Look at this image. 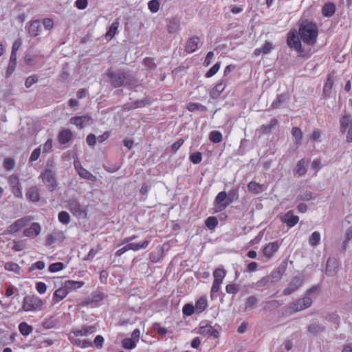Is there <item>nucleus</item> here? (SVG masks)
<instances>
[{
    "instance_id": "obj_12",
    "label": "nucleus",
    "mask_w": 352,
    "mask_h": 352,
    "mask_svg": "<svg viewBox=\"0 0 352 352\" xmlns=\"http://www.w3.org/2000/svg\"><path fill=\"white\" fill-rule=\"evenodd\" d=\"M287 45L297 52L301 50V43L299 39L298 35L294 31H291L288 33L287 36Z\"/></svg>"
},
{
    "instance_id": "obj_3",
    "label": "nucleus",
    "mask_w": 352,
    "mask_h": 352,
    "mask_svg": "<svg viewBox=\"0 0 352 352\" xmlns=\"http://www.w3.org/2000/svg\"><path fill=\"white\" fill-rule=\"evenodd\" d=\"M43 300L36 296H27L24 297L22 309L24 311H38L42 309Z\"/></svg>"
},
{
    "instance_id": "obj_35",
    "label": "nucleus",
    "mask_w": 352,
    "mask_h": 352,
    "mask_svg": "<svg viewBox=\"0 0 352 352\" xmlns=\"http://www.w3.org/2000/svg\"><path fill=\"white\" fill-rule=\"evenodd\" d=\"M333 85V76L329 75L323 87V92L325 96H329Z\"/></svg>"
},
{
    "instance_id": "obj_23",
    "label": "nucleus",
    "mask_w": 352,
    "mask_h": 352,
    "mask_svg": "<svg viewBox=\"0 0 352 352\" xmlns=\"http://www.w3.org/2000/svg\"><path fill=\"white\" fill-rule=\"evenodd\" d=\"M68 289L69 288L66 287L65 285L63 287H60L56 289L54 293V302L56 304L64 299L69 293Z\"/></svg>"
},
{
    "instance_id": "obj_27",
    "label": "nucleus",
    "mask_w": 352,
    "mask_h": 352,
    "mask_svg": "<svg viewBox=\"0 0 352 352\" xmlns=\"http://www.w3.org/2000/svg\"><path fill=\"white\" fill-rule=\"evenodd\" d=\"M199 38L197 36L190 38L186 43V51L188 53H192L198 48Z\"/></svg>"
},
{
    "instance_id": "obj_16",
    "label": "nucleus",
    "mask_w": 352,
    "mask_h": 352,
    "mask_svg": "<svg viewBox=\"0 0 352 352\" xmlns=\"http://www.w3.org/2000/svg\"><path fill=\"white\" fill-rule=\"evenodd\" d=\"M280 219L283 222L287 223L288 226L293 227L298 222L299 217L294 215L292 210H289L286 214L280 216Z\"/></svg>"
},
{
    "instance_id": "obj_13",
    "label": "nucleus",
    "mask_w": 352,
    "mask_h": 352,
    "mask_svg": "<svg viewBox=\"0 0 352 352\" xmlns=\"http://www.w3.org/2000/svg\"><path fill=\"white\" fill-rule=\"evenodd\" d=\"M227 84V79L222 78L216 85L210 89V96L212 98H217L225 90Z\"/></svg>"
},
{
    "instance_id": "obj_11",
    "label": "nucleus",
    "mask_w": 352,
    "mask_h": 352,
    "mask_svg": "<svg viewBox=\"0 0 352 352\" xmlns=\"http://www.w3.org/2000/svg\"><path fill=\"white\" fill-rule=\"evenodd\" d=\"M97 331L96 325H85L73 328L72 333L75 336H88Z\"/></svg>"
},
{
    "instance_id": "obj_62",
    "label": "nucleus",
    "mask_w": 352,
    "mask_h": 352,
    "mask_svg": "<svg viewBox=\"0 0 352 352\" xmlns=\"http://www.w3.org/2000/svg\"><path fill=\"white\" fill-rule=\"evenodd\" d=\"M43 24L45 30H51L54 26V21L52 19L45 18L43 21Z\"/></svg>"
},
{
    "instance_id": "obj_56",
    "label": "nucleus",
    "mask_w": 352,
    "mask_h": 352,
    "mask_svg": "<svg viewBox=\"0 0 352 352\" xmlns=\"http://www.w3.org/2000/svg\"><path fill=\"white\" fill-rule=\"evenodd\" d=\"M15 162L12 158H6L3 162V166L6 169L10 170L14 168Z\"/></svg>"
},
{
    "instance_id": "obj_19",
    "label": "nucleus",
    "mask_w": 352,
    "mask_h": 352,
    "mask_svg": "<svg viewBox=\"0 0 352 352\" xmlns=\"http://www.w3.org/2000/svg\"><path fill=\"white\" fill-rule=\"evenodd\" d=\"M302 280L299 277H294L290 282L289 286L285 289L283 293L285 295H289L297 290L302 285Z\"/></svg>"
},
{
    "instance_id": "obj_25",
    "label": "nucleus",
    "mask_w": 352,
    "mask_h": 352,
    "mask_svg": "<svg viewBox=\"0 0 352 352\" xmlns=\"http://www.w3.org/2000/svg\"><path fill=\"white\" fill-rule=\"evenodd\" d=\"M292 134L294 137V145L298 148L302 144V132L298 127H294L292 129Z\"/></svg>"
},
{
    "instance_id": "obj_46",
    "label": "nucleus",
    "mask_w": 352,
    "mask_h": 352,
    "mask_svg": "<svg viewBox=\"0 0 352 352\" xmlns=\"http://www.w3.org/2000/svg\"><path fill=\"white\" fill-rule=\"evenodd\" d=\"M209 138L214 143H219L222 140V134L218 131H212L210 133Z\"/></svg>"
},
{
    "instance_id": "obj_53",
    "label": "nucleus",
    "mask_w": 352,
    "mask_h": 352,
    "mask_svg": "<svg viewBox=\"0 0 352 352\" xmlns=\"http://www.w3.org/2000/svg\"><path fill=\"white\" fill-rule=\"evenodd\" d=\"M257 304V299L255 296H250L248 299H247V301H246V303H245V309H253L255 307V306Z\"/></svg>"
},
{
    "instance_id": "obj_32",
    "label": "nucleus",
    "mask_w": 352,
    "mask_h": 352,
    "mask_svg": "<svg viewBox=\"0 0 352 352\" xmlns=\"http://www.w3.org/2000/svg\"><path fill=\"white\" fill-rule=\"evenodd\" d=\"M336 11V6L333 3H327L322 7V12L324 16H331Z\"/></svg>"
},
{
    "instance_id": "obj_21",
    "label": "nucleus",
    "mask_w": 352,
    "mask_h": 352,
    "mask_svg": "<svg viewBox=\"0 0 352 352\" xmlns=\"http://www.w3.org/2000/svg\"><path fill=\"white\" fill-rule=\"evenodd\" d=\"M91 117L89 116H82L72 118L70 122L75 124L78 128L82 129L84 125L89 122Z\"/></svg>"
},
{
    "instance_id": "obj_2",
    "label": "nucleus",
    "mask_w": 352,
    "mask_h": 352,
    "mask_svg": "<svg viewBox=\"0 0 352 352\" xmlns=\"http://www.w3.org/2000/svg\"><path fill=\"white\" fill-rule=\"evenodd\" d=\"M300 39L307 45H314L318 37V28L311 22H303L299 29Z\"/></svg>"
},
{
    "instance_id": "obj_38",
    "label": "nucleus",
    "mask_w": 352,
    "mask_h": 352,
    "mask_svg": "<svg viewBox=\"0 0 352 352\" xmlns=\"http://www.w3.org/2000/svg\"><path fill=\"white\" fill-rule=\"evenodd\" d=\"M27 196L33 202L38 201L40 199V196L36 187L30 188L27 192Z\"/></svg>"
},
{
    "instance_id": "obj_57",
    "label": "nucleus",
    "mask_w": 352,
    "mask_h": 352,
    "mask_svg": "<svg viewBox=\"0 0 352 352\" xmlns=\"http://www.w3.org/2000/svg\"><path fill=\"white\" fill-rule=\"evenodd\" d=\"M226 291L228 294H236L239 291V287L235 284H229L226 285Z\"/></svg>"
},
{
    "instance_id": "obj_5",
    "label": "nucleus",
    "mask_w": 352,
    "mask_h": 352,
    "mask_svg": "<svg viewBox=\"0 0 352 352\" xmlns=\"http://www.w3.org/2000/svg\"><path fill=\"white\" fill-rule=\"evenodd\" d=\"M340 131L342 133H346V141L352 142V117L344 116L340 120Z\"/></svg>"
},
{
    "instance_id": "obj_48",
    "label": "nucleus",
    "mask_w": 352,
    "mask_h": 352,
    "mask_svg": "<svg viewBox=\"0 0 352 352\" xmlns=\"http://www.w3.org/2000/svg\"><path fill=\"white\" fill-rule=\"evenodd\" d=\"M220 63H215L206 74L205 76L206 78H211L213 76H214L217 72L220 69Z\"/></svg>"
},
{
    "instance_id": "obj_55",
    "label": "nucleus",
    "mask_w": 352,
    "mask_h": 352,
    "mask_svg": "<svg viewBox=\"0 0 352 352\" xmlns=\"http://www.w3.org/2000/svg\"><path fill=\"white\" fill-rule=\"evenodd\" d=\"M190 160L195 164H199L202 160L201 153L199 152H196L191 154L190 155Z\"/></svg>"
},
{
    "instance_id": "obj_31",
    "label": "nucleus",
    "mask_w": 352,
    "mask_h": 352,
    "mask_svg": "<svg viewBox=\"0 0 352 352\" xmlns=\"http://www.w3.org/2000/svg\"><path fill=\"white\" fill-rule=\"evenodd\" d=\"M149 244L148 241H144L142 243H128L127 248L129 250L138 251L140 250L145 249L148 247Z\"/></svg>"
},
{
    "instance_id": "obj_51",
    "label": "nucleus",
    "mask_w": 352,
    "mask_h": 352,
    "mask_svg": "<svg viewBox=\"0 0 352 352\" xmlns=\"http://www.w3.org/2000/svg\"><path fill=\"white\" fill-rule=\"evenodd\" d=\"M58 220L63 224H68L70 221V216L68 212L62 211L58 214Z\"/></svg>"
},
{
    "instance_id": "obj_54",
    "label": "nucleus",
    "mask_w": 352,
    "mask_h": 352,
    "mask_svg": "<svg viewBox=\"0 0 352 352\" xmlns=\"http://www.w3.org/2000/svg\"><path fill=\"white\" fill-rule=\"evenodd\" d=\"M312 193L309 190L301 192L297 197L298 200L309 201L312 199Z\"/></svg>"
},
{
    "instance_id": "obj_10",
    "label": "nucleus",
    "mask_w": 352,
    "mask_h": 352,
    "mask_svg": "<svg viewBox=\"0 0 352 352\" xmlns=\"http://www.w3.org/2000/svg\"><path fill=\"white\" fill-rule=\"evenodd\" d=\"M214 201L217 206L218 210L222 211L232 203V200L230 197H227V194L225 191H221L218 193Z\"/></svg>"
},
{
    "instance_id": "obj_44",
    "label": "nucleus",
    "mask_w": 352,
    "mask_h": 352,
    "mask_svg": "<svg viewBox=\"0 0 352 352\" xmlns=\"http://www.w3.org/2000/svg\"><path fill=\"white\" fill-rule=\"evenodd\" d=\"M83 285V282L76 280H67L65 283V286L69 288V289H78L82 287Z\"/></svg>"
},
{
    "instance_id": "obj_8",
    "label": "nucleus",
    "mask_w": 352,
    "mask_h": 352,
    "mask_svg": "<svg viewBox=\"0 0 352 352\" xmlns=\"http://www.w3.org/2000/svg\"><path fill=\"white\" fill-rule=\"evenodd\" d=\"M140 338V331L138 329H135L131 333V337L125 338L122 340V344L125 349L131 350L134 349L137 343L139 342Z\"/></svg>"
},
{
    "instance_id": "obj_49",
    "label": "nucleus",
    "mask_w": 352,
    "mask_h": 352,
    "mask_svg": "<svg viewBox=\"0 0 352 352\" xmlns=\"http://www.w3.org/2000/svg\"><path fill=\"white\" fill-rule=\"evenodd\" d=\"M153 329L155 331L161 336H165L169 332L166 328L161 327L160 324L157 322H155L153 324Z\"/></svg>"
},
{
    "instance_id": "obj_20",
    "label": "nucleus",
    "mask_w": 352,
    "mask_h": 352,
    "mask_svg": "<svg viewBox=\"0 0 352 352\" xmlns=\"http://www.w3.org/2000/svg\"><path fill=\"white\" fill-rule=\"evenodd\" d=\"M280 243L278 241L270 243L263 250V253L265 256L271 258L273 254L278 251Z\"/></svg>"
},
{
    "instance_id": "obj_6",
    "label": "nucleus",
    "mask_w": 352,
    "mask_h": 352,
    "mask_svg": "<svg viewBox=\"0 0 352 352\" xmlns=\"http://www.w3.org/2000/svg\"><path fill=\"white\" fill-rule=\"evenodd\" d=\"M32 219L30 217H25L21 219L16 220L13 223L8 226L5 232V234H13L18 231H19L21 228H24L27 226L28 222Z\"/></svg>"
},
{
    "instance_id": "obj_17",
    "label": "nucleus",
    "mask_w": 352,
    "mask_h": 352,
    "mask_svg": "<svg viewBox=\"0 0 352 352\" xmlns=\"http://www.w3.org/2000/svg\"><path fill=\"white\" fill-rule=\"evenodd\" d=\"M41 227L38 223H32L31 226L23 230V235L27 237H34L40 234Z\"/></svg>"
},
{
    "instance_id": "obj_7",
    "label": "nucleus",
    "mask_w": 352,
    "mask_h": 352,
    "mask_svg": "<svg viewBox=\"0 0 352 352\" xmlns=\"http://www.w3.org/2000/svg\"><path fill=\"white\" fill-rule=\"evenodd\" d=\"M8 182L14 197L17 198H22L23 192L20 186L19 177L16 175L12 174L9 176Z\"/></svg>"
},
{
    "instance_id": "obj_41",
    "label": "nucleus",
    "mask_w": 352,
    "mask_h": 352,
    "mask_svg": "<svg viewBox=\"0 0 352 352\" xmlns=\"http://www.w3.org/2000/svg\"><path fill=\"white\" fill-rule=\"evenodd\" d=\"M278 122L276 119H272L270 122L267 124L263 125L261 126V130L263 133H269L273 130L275 126L277 125Z\"/></svg>"
},
{
    "instance_id": "obj_60",
    "label": "nucleus",
    "mask_w": 352,
    "mask_h": 352,
    "mask_svg": "<svg viewBox=\"0 0 352 352\" xmlns=\"http://www.w3.org/2000/svg\"><path fill=\"white\" fill-rule=\"evenodd\" d=\"M187 109L190 111H194L195 110H203L204 109V106L198 104V103H190L187 106Z\"/></svg>"
},
{
    "instance_id": "obj_45",
    "label": "nucleus",
    "mask_w": 352,
    "mask_h": 352,
    "mask_svg": "<svg viewBox=\"0 0 352 352\" xmlns=\"http://www.w3.org/2000/svg\"><path fill=\"white\" fill-rule=\"evenodd\" d=\"M65 267V265L61 262H57L51 264L49 266V271L51 273H55L63 270Z\"/></svg>"
},
{
    "instance_id": "obj_37",
    "label": "nucleus",
    "mask_w": 352,
    "mask_h": 352,
    "mask_svg": "<svg viewBox=\"0 0 352 352\" xmlns=\"http://www.w3.org/2000/svg\"><path fill=\"white\" fill-rule=\"evenodd\" d=\"M19 330L22 335L27 336L32 332L33 328L28 323L23 322L19 324Z\"/></svg>"
},
{
    "instance_id": "obj_36",
    "label": "nucleus",
    "mask_w": 352,
    "mask_h": 352,
    "mask_svg": "<svg viewBox=\"0 0 352 352\" xmlns=\"http://www.w3.org/2000/svg\"><path fill=\"white\" fill-rule=\"evenodd\" d=\"M119 25L120 23L118 21H114L111 24L107 32L106 33L105 36L107 39H111L115 36Z\"/></svg>"
},
{
    "instance_id": "obj_52",
    "label": "nucleus",
    "mask_w": 352,
    "mask_h": 352,
    "mask_svg": "<svg viewBox=\"0 0 352 352\" xmlns=\"http://www.w3.org/2000/svg\"><path fill=\"white\" fill-rule=\"evenodd\" d=\"M183 314L186 316H191L195 312V307L191 304H186L182 309Z\"/></svg>"
},
{
    "instance_id": "obj_30",
    "label": "nucleus",
    "mask_w": 352,
    "mask_h": 352,
    "mask_svg": "<svg viewBox=\"0 0 352 352\" xmlns=\"http://www.w3.org/2000/svg\"><path fill=\"white\" fill-rule=\"evenodd\" d=\"M167 30L169 33H175L180 30V21L178 19L173 18L169 21L167 25Z\"/></svg>"
},
{
    "instance_id": "obj_61",
    "label": "nucleus",
    "mask_w": 352,
    "mask_h": 352,
    "mask_svg": "<svg viewBox=\"0 0 352 352\" xmlns=\"http://www.w3.org/2000/svg\"><path fill=\"white\" fill-rule=\"evenodd\" d=\"M37 80H38V79L36 76H31L28 77L26 78L25 82V87L28 88L30 87L32 85L36 83L37 82Z\"/></svg>"
},
{
    "instance_id": "obj_40",
    "label": "nucleus",
    "mask_w": 352,
    "mask_h": 352,
    "mask_svg": "<svg viewBox=\"0 0 352 352\" xmlns=\"http://www.w3.org/2000/svg\"><path fill=\"white\" fill-rule=\"evenodd\" d=\"M80 177L85 179L90 180L92 182H95L96 180V177L89 172L85 168L80 169L79 173H78Z\"/></svg>"
},
{
    "instance_id": "obj_28",
    "label": "nucleus",
    "mask_w": 352,
    "mask_h": 352,
    "mask_svg": "<svg viewBox=\"0 0 352 352\" xmlns=\"http://www.w3.org/2000/svg\"><path fill=\"white\" fill-rule=\"evenodd\" d=\"M41 23L39 20L32 21L28 27V32L31 36H36L41 32Z\"/></svg>"
},
{
    "instance_id": "obj_63",
    "label": "nucleus",
    "mask_w": 352,
    "mask_h": 352,
    "mask_svg": "<svg viewBox=\"0 0 352 352\" xmlns=\"http://www.w3.org/2000/svg\"><path fill=\"white\" fill-rule=\"evenodd\" d=\"M36 289L39 294H43L46 292L47 286L43 282H38L36 285Z\"/></svg>"
},
{
    "instance_id": "obj_34",
    "label": "nucleus",
    "mask_w": 352,
    "mask_h": 352,
    "mask_svg": "<svg viewBox=\"0 0 352 352\" xmlns=\"http://www.w3.org/2000/svg\"><path fill=\"white\" fill-rule=\"evenodd\" d=\"M207 298L206 297H201L195 304V312L201 313L205 310V309L207 307Z\"/></svg>"
},
{
    "instance_id": "obj_26",
    "label": "nucleus",
    "mask_w": 352,
    "mask_h": 352,
    "mask_svg": "<svg viewBox=\"0 0 352 352\" xmlns=\"http://www.w3.org/2000/svg\"><path fill=\"white\" fill-rule=\"evenodd\" d=\"M69 340L71 342L82 349L89 348L92 346V342L88 340H80L77 338H74L71 335L69 336Z\"/></svg>"
},
{
    "instance_id": "obj_15",
    "label": "nucleus",
    "mask_w": 352,
    "mask_h": 352,
    "mask_svg": "<svg viewBox=\"0 0 352 352\" xmlns=\"http://www.w3.org/2000/svg\"><path fill=\"white\" fill-rule=\"evenodd\" d=\"M199 333L204 336H212L215 338H218L219 336V331L210 324L200 326Z\"/></svg>"
},
{
    "instance_id": "obj_47",
    "label": "nucleus",
    "mask_w": 352,
    "mask_h": 352,
    "mask_svg": "<svg viewBox=\"0 0 352 352\" xmlns=\"http://www.w3.org/2000/svg\"><path fill=\"white\" fill-rule=\"evenodd\" d=\"M205 224L210 230L214 229L218 224V221L214 217H210L206 219Z\"/></svg>"
},
{
    "instance_id": "obj_22",
    "label": "nucleus",
    "mask_w": 352,
    "mask_h": 352,
    "mask_svg": "<svg viewBox=\"0 0 352 352\" xmlns=\"http://www.w3.org/2000/svg\"><path fill=\"white\" fill-rule=\"evenodd\" d=\"M65 239L64 233L61 231H54L47 236V244L50 245L57 241H63Z\"/></svg>"
},
{
    "instance_id": "obj_50",
    "label": "nucleus",
    "mask_w": 352,
    "mask_h": 352,
    "mask_svg": "<svg viewBox=\"0 0 352 352\" xmlns=\"http://www.w3.org/2000/svg\"><path fill=\"white\" fill-rule=\"evenodd\" d=\"M148 7L151 12L155 13L160 9V2L158 0H151L148 3Z\"/></svg>"
},
{
    "instance_id": "obj_1",
    "label": "nucleus",
    "mask_w": 352,
    "mask_h": 352,
    "mask_svg": "<svg viewBox=\"0 0 352 352\" xmlns=\"http://www.w3.org/2000/svg\"><path fill=\"white\" fill-rule=\"evenodd\" d=\"M319 287L318 286H314L307 291L306 296L292 303H291L288 309L289 312L295 313L304 310L309 307L312 304L313 298L316 297L318 293Z\"/></svg>"
},
{
    "instance_id": "obj_64",
    "label": "nucleus",
    "mask_w": 352,
    "mask_h": 352,
    "mask_svg": "<svg viewBox=\"0 0 352 352\" xmlns=\"http://www.w3.org/2000/svg\"><path fill=\"white\" fill-rule=\"evenodd\" d=\"M104 338L102 336H97L94 341V345L98 349H101L103 346Z\"/></svg>"
},
{
    "instance_id": "obj_18",
    "label": "nucleus",
    "mask_w": 352,
    "mask_h": 352,
    "mask_svg": "<svg viewBox=\"0 0 352 352\" xmlns=\"http://www.w3.org/2000/svg\"><path fill=\"white\" fill-rule=\"evenodd\" d=\"M338 268V261L335 258H329L327 261L326 274L329 276L336 274Z\"/></svg>"
},
{
    "instance_id": "obj_39",
    "label": "nucleus",
    "mask_w": 352,
    "mask_h": 352,
    "mask_svg": "<svg viewBox=\"0 0 352 352\" xmlns=\"http://www.w3.org/2000/svg\"><path fill=\"white\" fill-rule=\"evenodd\" d=\"M226 271L223 269L217 268L213 273L214 281H217L222 283L223 280L226 276Z\"/></svg>"
},
{
    "instance_id": "obj_42",
    "label": "nucleus",
    "mask_w": 352,
    "mask_h": 352,
    "mask_svg": "<svg viewBox=\"0 0 352 352\" xmlns=\"http://www.w3.org/2000/svg\"><path fill=\"white\" fill-rule=\"evenodd\" d=\"M320 238L321 236L320 232L318 231H315L311 234V236L309 237V242L311 245L316 246L319 244L320 241Z\"/></svg>"
},
{
    "instance_id": "obj_9",
    "label": "nucleus",
    "mask_w": 352,
    "mask_h": 352,
    "mask_svg": "<svg viewBox=\"0 0 352 352\" xmlns=\"http://www.w3.org/2000/svg\"><path fill=\"white\" fill-rule=\"evenodd\" d=\"M111 78V82L115 87L122 86L126 83V76L122 72H109L108 74Z\"/></svg>"
},
{
    "instance_id": "obj_43",
    "label": "nucleus",
    "mask_w": 352,
    "mask_h": 352,
    "mask_svg": "<svg viewBox=\"0 0 352 352\" xmlns=\"http://www.w3.org/2000/svg\"><path fill=\"white\" fill-rule=\"evenodd\" d=\"M248 189L254 193H259L263 190V186L255 182H250L248 184Z\"/></svg>"
},
{
    "instance_id": "obj_59",
    "label": "nucleus",
    "mask_w": 352,
    "mask_h": 352,
    "mask_svg": "<svg viewBox=\"0 0 352 352\" xmlns=\"http://www.w3.org/2000/svg\"><path fill=\"white\" fill-rule=\"evenodd\" d=\"M285 96L283 95H278L276 98L274 100L272 104L273 108H278L280 104L284 101Z\"/></svg>"
},
{
    "instance_id": "obj_24",
    "label": "nucleus",
    "mask_w": 352,
    "mask_h": 352,
    "mask_svg": "<svg viewBox=\"0 0 352 352\" xmlns=\"http://www.w3.org/2000/svg\"><path fill=\"white\" fill-rule=\"evenodd\" d=\"M307 162L304 159L298 161L293 170L294 174L298 177L304 175L307 172Z\"/></svg>"
},
{
    "instance_id": "obj_4",
    "label": "nucleus",
    "mask_w": 352,
    "mask_h": 352,
    "mask_svg": "<svg viewBox=\"0 0 352 352\" xmlns=\"http://www.w3.org/2000/svg\"><path fill=\"white\" fill-rule=\"evenodd\" d=\"M39 178L42 179V182L50 191L53 192L57 187L58 182L55 177L54 170L52 168H47L42 172Z\"/></svg>"
},
{
    "instance_id": "obj_29",
    "label": "nucleus",
    "mask_w": 352,
    "mask_h": 352,
    "mask_svg": "<svg viewBox=\"0 0 352 352\" xmlns=\"http://www.w3.org/2000/svg\"><path fill=\"white\" fill-rule=\"evenodd\" d=\"M72 138V133L69 129H65L60 131L58 134V138L60 144H65L69 142Z\"/></svg>"
},
{
    "instance_id": "obj_33",
    "label": "nucleus",
    "mask_w": 352,
    "mask_h": 352,
    "mask_svg": "<svg viewBox=\"0 0 352 352\" xmlns=\"http://www.w3.org/2000/svg\"><path fill=\"white\" fill-rule=\"evenodd\" d=\"M4 268L6 270L12 272L17 275H20L22 272L20 266L17 263L13 262L6 263L4 265Z\"/></svg>"
},
{
    "instance_id": "obj_58",
    "label": "nucleus",
    "mask_w": 352,
    "mask_h": 352,
    "mask_svg": "<svg viewBox=\"0 0 352 352\" xmlns=\"http://www.w3.org/2000/svg\"><path fill=\"white\" fill-rule=\"evenodd\" d=\"M261 48L263 54H267L274 49V45L270 42H265Z\"/></svg>"
},
{
    "instance_id": "obj_14",
    "label": "nucleus",
    "mask_w": 352,
    "mask_h": 352,
    "mask_svg": "<svg viewBox=\"0 0 352 352\" xmlns=\"http://www.w3.org/2000/svg\"><path fill=\"white\" fill-rule=\"evenodd\" d=\"M68 206L72 213L76 217H81L83 216L85 211L77 200H70L69 201Z\"/></svg>"
}]
</instances>
